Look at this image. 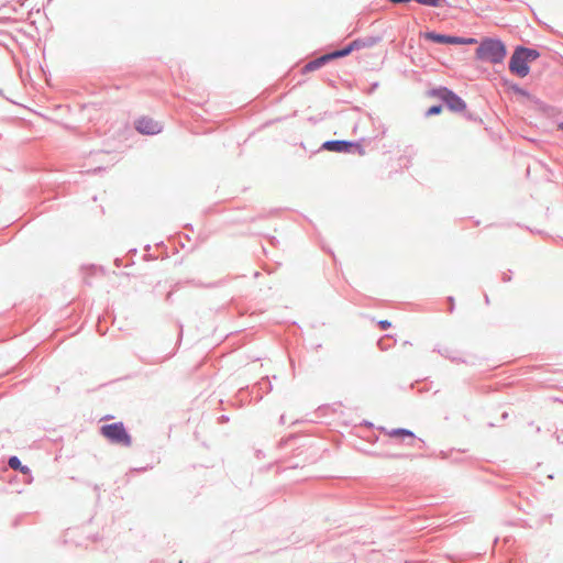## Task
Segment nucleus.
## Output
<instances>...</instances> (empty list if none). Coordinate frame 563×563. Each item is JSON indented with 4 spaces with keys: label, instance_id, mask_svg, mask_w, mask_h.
<instances>
[{
    "label": "nucleus",
    "instance_id": "1",
    "mask_svg": "<svg viewBox=\"0 0 563 563\" xmlns=\"http://www.w3.org/2000/svg\"><path fill=\"white\" fill-rule=\"evenodd\" d=\"M507 55V48L499 38L485 37L476 48V58L490 64H499Z\"/></svg>",
    "mask_w": 563,
    "mask_h": 563
},
{
    "label": "nucleus",
    "instance_id": "2",
    "mask_svg": "<svg viewBox=\"0 0 563 563\" xmlns=\"http://www.w3.org/2000/svg\"><path fill=\"white\" fill-rule=\"evenodd\" d=\"M428 95L440 99L452 112H462L466 110V102L448 87L440 86L432 88L428 91Z\"/></svg>",
    "mask_w": 563,
    "mask_h": 563
},
{
    "label": "nucleus",
    "instance_id": "3",
    "mask_svg": "<svg viewBox=\"0 0 563 563\" xmlns=\"http://www.w3.org/2000/svg\"><path fill=\"white\" fill-rule=\"evenodd\" d=\"M101 434L113 444H120L123 446H130L132 444V438L126 431L123 422H113L103 424L100 428Z\"/></svg>",
    "mask_w": 563,
    "mask_h": 563
},
{
    "label": "nucleus",
    "instance_id": "4",
    "mask_svg": "<svg viewBox=\"0 0 563 563\" xmlns=\"http://www.w3.org/2000/svg\"><path fill=\"white\" fill-rule=\"evenodd\" d=\"M322 150L336 152V153H352L357 151L358 154H364V148L358 142L345 141V140H329L323 142L321 145Z\"/></svg>",
    "mask_w": 563,
    "mask_h": 563
},
{
    "label": "nucleus",
    "instance_id": "5",
    "mask_svg": "<svg viewBox=\"0 0 563 563\" xmlns=\"http://www.w3.org/2000/svg\"><path fill=\"white\" fill-rule=\"evenodd\" d=\"M509 71L520 78L529 75L530 66L519 48L516 46L509 59Z\"/></svg>",
    "mask_w": 563,
    "mask_h": 563
},
{
    "label": "nucleus",
    "instance_id": "6",
    "mask_svg": "<svg viewBox=\"0 0 563 563\" xmlns=\"http://www.w3.org/2000/svg\"><path fill=\"white\" fill-rule=\"evenodd\" d=\"M135 129L141 134L155 135L162 131V125L151 118L142 117L135 121Z\"/></svg>",
    "mask_w": 563,
    "mask_h": 563
},
{
    "label": "nucleus",
    "instance_id": "7",
    "mask_svg": "<svg viewBox=\"0 0 563 563\" xmlns=\"http://www.w3.org/2000/svg\"><path fill=\"white\" fill-rule=\"evenodd\" d=\"M426 40H429L433 43L438 44H446V45H461L462 40L461 36L450 35V34H442L434 31L427 32L424 34Z\"/></svg>",
    "mask_w": 563,
    "mask_h": 563
},
{
    "label": "nucleus",
    "instance_id": "8",
    "mask_svg": "<svg viewBox=\"0 0 563 563\" xmlns=\"http://www.w3.org/2000/svg\"><path fill=\"white\" fill-rule=\"evenodd\" d=\"M272 389H273V385H272L268 376H265L252 386L250 394H251L252 398H255V400L258 401L263 398V396L265 394L271 393Z\"/></svg>",
    "mask_w": 563,
    "mask_h": 563
},
{
    "label": "nucleus",
    "instance_id": "9",
    "mask_svg": "<svg viewBox=\"0 0 563 563\" xmlns=\"http://www.w3.org/2000/svg\"><path fill=\"white\" fill-rule=\"evenodd\" d=\"M334 57L332 55V53H325L310 62H308L303 68H302V71L303 73H308V71H314L319 68H321L322 66H324L325 64H328L329 62L333 60Z\"/></svg>",
    "mask_w": 563,
    "mask_h": 563
},
{
    "label": "nucleus",
    "instance_id": "10",
    "mask_svg": "<svg viewBox=\"0 0 563 563\" xmlns=\"http://www.w3.org/2000/svg\"><path fill=\"white\" fill-rule=\"evenodd\" d=\"M386 433L389 438L398 439L405 443L408 441H415L416 439V434L411 430L406 428L391 429L386 431Z\"/></svg>",
    "mask_w": 563,
    "mask_h": 563
},
{
    "label": "nucleus",
    "instance_id": "11",
    "mask_svg": "<svg viewBox=\"0 0 563 563\" xmlns=\"http://www.w3.org/2000/svg\"><path fill=\"white\" fill-rule=\"evenodd\" d=\"M8 465L14 471H19L23 475L31 476V470L29 466L23 465L21 460L16 455H12L8 459Z\"/></svg>",
    "mask_w": 563,
    "mask_h": 563
},
{
    "label": "nucleus",
    "instance_id": "12",
    "mask_svg": "<svg viewBox=\"0 0 563 563\" xmlns=\"http://www.w3.org/2000/svg\"><path fill=\"white\" fill-rule=\"evenodd\" d=\"M382 41L380 36H365V37H358L355 40V43L357 45V48H367L373 47L376 44H378Z\"/></svg>",
    "mask_w": 563,
    "mask_h": 563
},
{
    "label": "nucleus",
    "instance_id": "13",
    "mask_svg": "<svg viewBox=\"0 0 563 563\" xmlns=\"http://www.w3.org/2000/svg\"><path fill=\"white\" fill-rule=\"evenodd\" d=\"M356 49H358V48H357V45L354 40V41L350 42L347 45H345L344 47H342L340 49H334L331 53H332L334 59H336V58L345 57Z\"/></svg>",
    "mask_w": 563,
    "mask_h": 563
},
{
    "label": "nucleus",
    "instance_id": "14",
    "mask_svg": "<svg viewBox=\"0 0 563 563\" xmlns=\"http://www.w3.org/2000/svg\"><path fill=\"white\" fill-rule=\"evenodd\" d=\"M517 47L525 56L528 63H532L540 57V52L536 48L526 47L523 45H517Z\"/></svg>",
    "mask_w": 563,
    "mask_h": 563
},
{
    "label": "nucleus",
    "instance_id": "15",
    "mask_svg": "<svg viewBox=\"0 0 563 563\" xmlns=\"http://www.w3.org/2000/svg\"><path fill=\"white\" fill-rule=\"evenodd\" d=\"M504 86H506L508 89L512 90L516 95L522 96V97H530V93L525 88H521L518 84L512 82L508 79L504 80Z\"/></svg>",
    "mask_w": 563,
    "mask_h": 563
},
{
    "label": "nucleus",
    "instance_id": "16",
    "mask_svg": "<svg viewBox=\"0 0 563 563\" xmlns=\"http://www.w3.org/2000/svg\"><path fill=\"white\" fill-rule=\"evenodd\" d=\"M462 113L466 120H468L471 122L482 123V119L477 112L470 111L466 109V110L462 111Z\"/></svg>",
    "mask_w": 563,
    "mask_h": 563
},
{
    "label": "nucleus",
    "instance_id": "17",
    "mask_svg": "<svg viewBox=\"0 0 563 563\" xmlns=\"http://www.w3.org/2000/svg\"><path fill=\"white\" fill-rule=\"evenodd\" d=\"M418 4L438 8L441 7L445 0H415Z\"/></svg>",
    "mask_w": 563,
    "mask_h": 563
},
{
    "label": "nucleus",
    "instance_id": "18",
    "mask_svg": "<svg viewBox=\"0 0 563 563\" xmlns=\"http://www.w3.org/2000/svg\"><path fill=\"white\" fill-rule=\"evenodd\" d=\"M389 457H393V459H418V457H424L426 455L423 453H419V454H406V453H393V454H389L388 455Z\"/></svg>",
    "mask_w": 563,
    "mask_h": 563
},
{
    "label": "nucleus",
    "instance_id": "19",
    "mask_svg": "<svg viewBox=\"0 0 563 563\" xmlns=\"http://www.w3.org/2000/svg\"><path fill=\"white\" fill-rule=\"evenodd\" d=\"M443 110L442 104H433L426 111V117L439 115Z\"/></svg>",
    "mask_w": 563,
    "mask_h": 563
},
{
    "label": "nucleus",
    "instance_id": "20",
    "mask_svg": "<svg viewBox=\"0 0 563 563\" xmlns=\"http://www.w3.org/2000/svg\"><path fill=\"white\" fill-rule=\"evenodd\" d=\"M406 444L422 450L426 446V441L416 437L415 441H408Z\"/></svg>",
    "mask_w": 563,
    "mask_h": 563
},
{
    "label": "nucleus",
    "instance_id": "21",
    "mask_svg": "<svg viewBox=\"0 0 563 563\" xmlns=\"http://www.w3.org/2000/svg\"><path fill=\"white\" fill-rule=\"evenodd\" d=\"M439 353H440L442 356H444V357H446V358H450V360H451V361H453V362H456V363H459V362H463V360H461V358H457V357L453 356V355L451 354V351H450V349H449V347H444L443 350H439Z\"/></svg>",
    "mask_w": 563,
    "mask_h": 563
},
{
    "label": "nucleus",
    "instance_id": "22",
    "mask_svg": "<svg viewBox=\"0 0 563 563\" xmlns=\"http://www.w3.org/2000/svg\"><path fill=\"white\" fill-rule=\"evenodd\" d=\"M448 302H449L448 311H449L450 313H452V312L454 311V309H455V301H454V297L449 296V297H448Z\"/></svg>",
    "mask_w": 563,
    "mask_h": 563
},
{
    "label": "nucleus",
    "instance_id": "23",
    "mask_svg": "<svg viewBox=\"0 0 563 563\" xmlns=\"http://www.w3.org/2000/svg\"><path fill=\"white\" fill-rule=\"evenodd\" d=\"M378 325L382 330H387L388 328H390L391 323L388 320H380L378 322Z\"/></svg>",
    "mask_w": 563,
    "mask_h": 563
},
{
    "label": "nucleus",
    "instance_id": "24",
    "mask_svg": "<svg viewBox=\"0 0 563 563\" xmlns=\"http://www.w3.org/2000/svg\"><path fill=\"white\" fill-rule=\"evenodd\" d=\"M501 280L504 283H508L511 280V271H509L508 273H504L503 276H501Z\"/></svg>",
    "mask_w": 563,
    "mask_h": 563
},
{
    "label": "nucleus",
    "instance_id": "25",
    "mask_svg": "<svg viewBox=\"0 0 563 563\" xmlns=\"http://www.w3.org/2000/svg\"><path fill=\"white\" fill-rule=\"evenodd\" d=\"M462 40H463L464 42H462V44H461V45H465V44H474V43H476V40H475V38H473V37H462Z\"/></svg>",
    "mask_w": 563,
    "mask_h": 563
},
{
    "label": "nucleus",
    "instance_id": "26",
    "mask_svg": "<svg viewBox=\"0 0 563 563\" xmlns=\"http://www.w3.org/2000/svg\"><path fill=\"white\" fill-rule=\"evenodd\" d=\"M195 286H198V287H202V284L199 283V282H196V280H192L191 282ZM217 286V283H211V284H208V285H203V287H216Z\"/></svg>",
    "mask_w": 563,
    "mask_h": 563
},
{
    "label": "nucleus",
    "instance_id": "27",
    "mask_svg": "<svg viewBox=\"0 0 563 563\" xmlns=\"http://www.w3.org/2000/svg\"><path fill=\"white\" fill-rule=\"evenodd\" d=\"M219 421H220V423H224V422L229 421V417L222 415L221 417H219Z\"/></svg>",
    "mask_w": 563,
    "mask_h": 563
},
{
    "label": "nucleus",
    "instance_id": "28",
    "mask_svg": "<svg viewBox=\"0 0 563 563\" xmlns=\"http://www.w3.org/2000/svg\"><path fill=\"white\" fill-rule=\"evenodd\" d=\"M377 87H378V82L372 84L371 91H374L375 89H377Z\"/></svg>",
    "mask_w": 563,
    "mask_h": 563
},
{
    "label": "nucleus",
    "instance_id": "29",
    "mask_svg": "<svg viewBox=\"0 0 563 563\" xmlns=\"http://www.w3.org/2000/svg\"><path fill=\"white\" fill-rule=\"evenodd\" d=\"M172 297H173V292H172V291H169V292L167 294V296H166V300H167V301H170V300H172Z\"/></svg>",
    "mask_w": 563,
    "mask_h": 563
},
{
    "label": "nucleus",
    "instance_id": "30",
    "mask_svg": "<svg viewBox=\"0 0 563 563\" xmlns=\"http://www.w3.org/2000/svg\"><path fill=\"white\" fill-rule=\"evenodd\" d=\"M378 346H379V349H380V350H386V347H385V346L383 345V343H382V340H380V341H378Z\"/></svg>",
    "mask_w": 563,
    "mask_h": 563
},
{
    "label": "nucleus",
    "instance_id": "31",
    "mask_svg": "<svg viewBox=\"0 0 563 563\" xmlns=\"http://www.w3.org/2000/svg\"><path fill=\"white\" fill-rule=\"evenodd\" d=\"M484 298H485L486 305H488L489 303V297L485 294Z\"/></svg>",
    "mask_w": 563,
    "mask_h": 563
},
{
    "label": "nucleus",
    "instance_id": "32",
    "mask_svg": "<svg viewBox=\"0 0 563 563\" xmlns=\"http://www.w3.org/2000/svg\"><path fill=\"white\" fill-rule=\"evenodd\" d=\"M559 129H560L561 131H563V122H561V123L559 124Z\"/></svg>",
    "mask_w": 563,
    "mask_h": 563
}]
</instances>
